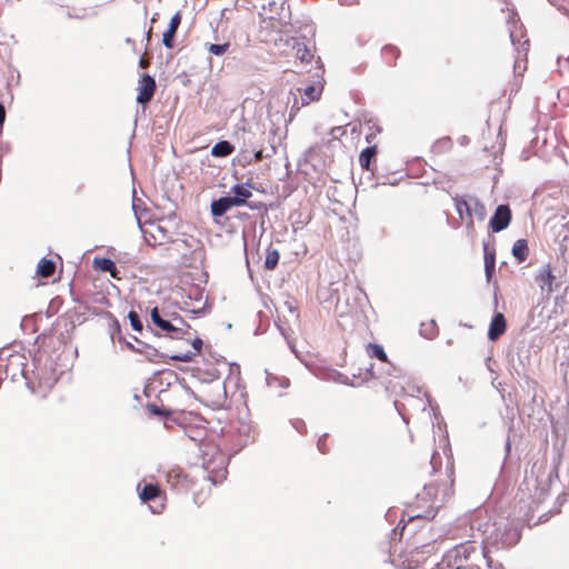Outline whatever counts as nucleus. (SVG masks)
Masks as SVG:
<instances>
[{
    "instance_id": "obj_1",
    "label": "nucleus",
    "mask_w": 569,
    "mask_h": 569,
    "mask_svg": "<svg viewBox=\"0 0 569 569\" xmlns=\"http://www.w3.org/2000/svg\"><path fill=\"white\" fill-rule=\"evenodd\" d=\"M453 470L441 482H431L423 487L421 492L416 497L415 513L410 516L413 519H432L437 511L446 505V502L453 496Z\"/></svg>"
},
{
    "instance_id": "obj_2",
    "label": "nucleus",
    "mask_w": 569,
    "mask_h": 569,
    "mask_svg": "<svg viewBox=\"0 0 569 569\" xmlns=\"http://www.w3.org/2000/svg\"><path fill=\"white\" fill-rule=\"evenodd\" d=\"M166 480L177 491H191L193 501L198 506L203 505L209 499L214 485L203 469H198L194 473H186L181 468L173 467L166 473Z\"/></svg>"
},
{
    "instance_id": "obj_3",
    "label": "nucleus",
    "mask_w": 569,
    "mask_h": 569,
    "mask_svg": "<svg viewBox=\"0 0 569 569\" xmlns=\"http://www.w3.org/2000/svg\"><path fill=\"white\" fill-rule=\"evenodd\" d=\"M453 203L460 220L465 222L470 231L475 230V218L482 221L486 217V207L478 198L467 199L466 197L456 196Z\"/></svg>"
},
{
    "instance_id": "obj_4",
    "label": "nucleus",
    "mask_w": 569,
    "mask_h": 569,
    "mask_svg": "<svg viewBox=\"0 0 569 569\" xmlns=\"http://www.w3.org/2000/svg\"><path fill=\"white\" fill-rule=\"evenodd\" d=\"M546 461L532 462L529 470L526 471L522 486L532 493L535 498L540 499L548 490L547 478L545 477Z\"/></svg>"
},
{
    "instance_id": "obj_5",
    "label": "nucleus",
    "mask_w": 569,
    "mask_h": 569,
    "mask_svg": "<svg viewBox=\"0 0 569 569\" xmlns=\"http://www.w3.org/2000/svg\"><path fill=\"white\" fill-rule=\"evenodd\" d=\"M139 498L142 502H152L157 499L161 501L156 506H150L153 513H161L166 507V495L158 485L144 483L142 487L138 485Z\"/></svg>"
},
{
    "instance_id": "obj_6",
    "label": "nucleus",
    "mask_w": 569,
    "mask_h": 569,
    "mask_svg": "<svg viewBox=\"0 0 569 569\" xmlns=\"http://www.w3.org/2000/svg\"><path fill=\"white\" fill-rule=\"evenodd\" d=\"M151 321L153 325L159 328L164 335L171 339H183L184 337H181V328L176 327L170 322L168 319H164L160 312L159 309L156 307L150 312Z\"/></svg>"
},
{
    "instance_id": "obj_7",
    "label": "nucleus",
    "mask_w": 569,
    "mask_h": 569,
    "mask_svg": "<svg viewBox=\"0 0 569 569\" xmlns=\"http://www.w3.org/2000/svg\"><path fill=\"white\" fill-rule=\"evenodd\" d=\"M156 90V80L148 73L142 74L138 81L137 102L141 104L148 103L153 98Z\"/></svg>"
},
{
    "instance_id": "obj_8",
    "label": "nucleus",
    "mask_w": 569,
    "mask_h": 569,
    "mask_svg": "<svg viewBox=\"0 0 569 569\" xmlns=\"http://www.w3.org/2000/svg\"><path fill=\"white\" fill-rule=\"evenodd\" d=\"M511 218L510 208L507 204H500L491 217L489 226L493 232H500L510 224Z\"/></svg>"
},
{
    "instance_id": "obj_9",
    "label": "nucleus",
    "mask_w": 569,
    "mask_h": 569,
    "mask_svg": "<svg viewBox=\"0 0 569 569\" xmlns=\"http://www.w3.org/2000/svg\"><path fill=\"white\" fill-rule=\"evenodd\" d=\"M243 204V199L222 197L211 203V213L214 217L223 216L230 208Z\"/></svg>"
},
{
    "instance_id": "obj_10",
    "label": "nucleus",
    "mask_w": 569,
    "mask_h": 569,
    "mask_svg": "<svg viewBox=\"0 0 569 569\" xmlns=\"http://www.w3.org/2000/svg\"><path fill=\"white\" fill-rule=\"evenodd\" d=\"M507 330V321L503 313H496L490 322L488 338L491 341L498 340Z\"/></svg>"
},
{
    "instance_id": "obj_11",
    "label": "nucleus",
    "mask_w": 569,
    "mask_h": 569,
    "mask_svg": "<svg viewBox=\"0 0 569 569\" xmlns=\"http://www.w3.org/2000/svg\"><path fill=\"white\" fill-rule=\"evenodd\" d=\"M192 332L193 333H192L191 338L188 341L191 342V346H192L193 350L184 352V353L173 355V356H171L172 360L181 361V362H189L197 355H199L201 352L202 339L197 336V331H194L193 329H192Z\"/></svg>"
},
{
    "instance_id": "obj_12",
    "label": "nucleus",
    "mask_w": 569,
    "mask_h": 569,
    "mask_svg": "<svg viewBox=\"0 0 569 569\" xmlns=\"http://www.w3.org/2000/svg\"><path fill=\"white\" fill-rule=\"evenodd\" d=\"M180 23H181V13L178 11L171 17L169 28L163 33L162 43L166 48H168V49L173 48V39H174V36L177 33V30H178Z\"/></svg>"
},
{
    "instance_id": "obj_13",
    "label": "nucleus",
    "mask_w": 569,
    "mask_h": 569,
    "mask_svg": "<svg viewBox=\"0 0 569 569\" xmlns=\"http://www.w3.org/2000/svg\"><path fill=\"white\" fill-rule=\"evenodd\" d=\"M378 153V148L376 144L367 147L360 152L359 163L362 169L372 171L371 162L376 161V156Z\"/></svg>"
},
{
    "instance_id": "obj_14",
    "label": "nucleus",
    "mask_w": 569,
    "mask_h": 569,
    "mask_svg": "<svg viewBox=\"0 0 569 569\" xmlns=\"http://www.w3.org/2000/svg\"><path fill=\"white\" fill-rule=\"evenodd\" d=\"M93 266L103 272H109L114 279H120L116 263L109 258H94Z\"/></svg>"
},
{
    "instance_id": "obj_15",
    "label": "nucleus",
    "mask_w": 569,
    "mask_h": 569,
    "mask_svg": "<svg viewBox=\"0 0 569 569\" xmlns=\"http://www.w3.org/2000/svg\"><path fill=\"white\" fill-rule=\"evenodd\" d=\"M555 279L556 277L553 276L552 273V270L550 268V266H546L537 276L536 280L537 282L539 283V286L541 287V289H545L547 288V290L549 292H551L553 289H552V284L555 282Z\"/></svg>"
},
{
    "instance_id": "obj_16",
    "label": "nucleus",
    "mask_w": 569,
    "mask_h": 569,
    "mask_svg": "<svg viewBox=\"0 0 569 569\" xmlns=\"http://www.w3.org/2000/svg\"><path fill=\"white\" fill-rule=\"evenodd\" d=\"M322 93V87L311 84L305 88L303 90V97H302V106H308L311 102L318 101Z\"/></svg>"
},
{
    "instance_id": "obj_17",
    "label": "nucleus",
    "mask_w": 569,
    "mask_h": 569,
    "mask_svg": "<svg viewBox=\"0 0 569 569\" xmlns=\"http://www.w3.org/2000/svg\"><path fill=\"white\" fill-rule=\"evenodd\" d=\"M512 254L518 262H523L529 256L528 242L526 239H518L512 247Z\"/></svg>"
},
{
    "instance_id": "obj_18",
    "label": "nucleus",
    "mask_w": 569,
    "mask_h": 569,
    "mask_svg": "<svg viewBox=\"0 0 569 569\" xmlns=\"http://www.w3.org/2000/svg\"><path fill=\"white\" fill-rule=\"evenodd\" d=\"M296 50V58L303 64H308L312 61L315 54L311 51L310 48L307 47L305 43H296L295 46Z\"/></svg>"
},
{
    "instance_id": "obj_19",
    "label": "nucleus",
    "mask_w": 569,
    "mask_h": 569,
    "mask_svg": "<svg viewBox=\"0 0 569 569\" xmlns=\"http://www.w3.org/2000/svg\"><path fill=\"white\" fill-rule=\"evenodd\" d=\"M234 151V147L226 140L217 142L212 149L211 154L217 158L228 157Z\"/></svg>"
},
{
    "instance_id": "obj_20",
    "label": "nucleus",
    "mask_w": 569,
    "mask_h": 569,
    "mask_svg": "<svg viewBox=\"0 0 569 569\" xmlns=\"http://www.w3.org/2000/svg\"><path fill=\"white\" fill-rule=\"evenodd\" d=\"M56 271V263L51 259L42 258L37 266V273L42 278L51 277Z\"/></svg>"
},
{
    "instance_id": "obj_21",
    "label": "nucleus",
    "mask_w": 569,
    "mask_h": 569,
    "mask_svg": "<svg viewBox=\"0 0 569 569\" xmlns=\"http://www.w3.org/2000/svg\"><path fill=\"white\" fill-rule=\"evenodd\" d=\"M366 350H367V353L369 357L377 358L380 361L386 362V363L389 362L388 356L385 352L382 346H380L378 343H369L367 346Z\"/></svg>"
},
{
    "instance_id": "obj_22",
    "label": "nucleus",
    "mask_w": 569,
    "mask_h": 569,
    "mask_svg": "<svg viewBox=\"0 0 569 569\" xmlns=\"http://www.w3.org/2000/svg\"><path fill=\"white\" fill-rule=\"evenodd\" d=\"M280 253L277 249L269 247L266 253L264 268L267 270H273L279 262Z\"/></svg>"
},
{
    "instance_id": "obj_23",
    "label": "nucleus",
    "mask_w": 569,
    "mask_h": 569,
    "mask_svg": "<svg viewBox=\"0 0 569 569\" xmlns=\"http://www.w3.org/2000/svg\"><path fill=\"white\" fill-rule=\"evenodd\" d=\"M496 266V254L493 251H489L485 248V271L488 280L492 277Z\"/></svg>"
},
{
    "instance_id": "obj_24",
    "label": "nucleus",
    "mask_w": 569,
    "mask_h": 569,
    "mask_svg": "<svg viewBox=\"0 0 569 569\" xmlns=\"http://www.w3.org/2000/svg\"><path fill=\"white\" fill-rule=\"evenodd\" d=\"M172 322L173 326L181 328V337H184V340H189L192 336V328L189 323H187L182 317L168 319Z\"/></svg>"
},
{
    "instance_id": "obj_25",
    "label": "nucleus",
    "mask_w": 569,
    "mask_h": 569,
    "mask_svg": "<svg viewBox=\"0 0 569 569\" xmlns=\"http://www.w3.org/2000/svg\"><path fill=\"white\" fill-rule=\"evenodd\" d=\"M399 56L400 50L392 44H388L382 48V57L388 63H393Z\"/></svg>"
},
{
    "instance_id": "obj_26",
    "label": "nucleus",
    "mask_w": 569,
    "mask_h": 569,
    "mask_svg": "<svg viewBox=\"0 0 569 569\" xmlns=\"http://www.w3.org/2000/svg\"><path fill=\"white\" fill-rule=\"evenodd\" d=\"M505 539L502 540V546L511 547L516 545L520 539V533L513 529H507L505 531Z\"/></svg>"
},
{
    "instance_id": "obj_27",
    "label": "nucleus",
    "mask_w": 569,
    "mask_h": 569,
    "mask_svg": "<svg viewBox=\"0 0 569 569\" xmlns=\"http://www.w3.org/2000/svg\"><path fill=\"white\" fill-rule=\"evenodd\" d=\"M232 192L236 194L233 198L243 199V204L246 203V200L252 196L251 190L242 184H236L232 188Z\"/></svg>"
},
{
    "instance_id": "obj_28",
    "label": "nucleus",
    "mask_w": 569,
    "mask_h": 569,
    "mask_svg": "<svg viewBox=\"0 0 569 569\" xmlns=\"http://www.w3.org/2000/svg\"><path fill=\"white\" fill-rule=\"evenodd\" d=\"M229 47H230L229 42H226L222 44H213L212 43L208 47V50L210 53H212L214 56H222L228 51Z\"/></svg>"
},
{
    "instance_id": "obj_29",
    "label": "nucleus",
    "mask_w": 569,
    "mask_h": 569,
    "mask_svg": "<svg viewBox=\"0 0 569 569\" xmlns=\"http://www.w3.org/2000/svg\"><path fill=\"white\" fill-rule=\"evenodd\" d=\"M128 318L130 320V325L136 331H142V322L136 311H130L128 315Z\"/></svg>"
},
{
    "instance_id": "obj_30",
    "label": "nucleus",
    "mask_w": 569,
    "mask_h": 569,
    "mask_svg": "<svg viewBox=\"0 0 569 569\" xmlns=\"http://www.w3.org/2000/svg\"><path fill=\"white\" fill-rule=\"evenodd\" d=\"M468 549H471L472 551L475 550L473 547L461 543V545L457 546L451 552H455L456 555H459L460 552L466 553L468 551Z\"/></svg>"
},
{
    "instance_id": "obj_31",
    "label": "nucleus",
    "mask_w": 569,
    "mask_h": 569,
    "mask_svg": "<svg viewBox=\"0 0 569 569\" xmlns=\"http://www.w3.org/2000/svg\"><path fill=\"white\" fill-rule=\"evenodd\" d=\"M6 120V109L2 103H0V130H2L3 123Z\"/></svg>"
},
{
    "instance_id": "obj_32",
    "label": "nucleus",
    "mask_w": 569,
    "mask_h": 569,
    "mask_svg": "<svg viewBox=\"0 0 569 569\" xmlns=\"http://www.w3.org/2000/svg\"><path fill=\"white\" fill-rule=\"evenodd\" d=\"M139 66H140L141 68H143V69H144V68H148V67L150 66V60H149V58H147L146 56H142V57L140 58V60H139Z\"/></svg>"
},
{
    "instance_id": "obj_33",
    "label": "nucleus",
    "mask_w": 569,
    "mask_h": 569,
    "mask_svg": "<svg viewBox=\"0 0 569 569\" xmlns=\"http://www.w3.org/2000/svg\"><path fill=\"white\" fill-rule=\"evenodd\" d=\"M517 38V32L516 30H511L510 31V39H511V42L513 44H516L517 42L520 43V39H516Z\"/></svg>"
},
{
    "instance_id": "obj_34",
    "label": "nucleus",
    "mask_w": 569,
    "mask_h": 569,
    "mask_svg": "<svg viewBox=\"0 0 569 569\" xmlns=\"http://www.w3.org/2000/svg\"><path fill=\"white\" fill-rule=\"evenodd\" d=\"M263 158H264V156H263L262 150H258V151L254 153V161H256V162H260V161H262V159H263Z\"/></svg>"
},
{
    "instance_id": "obj_35",
    "label": "nucleus",
    "mask_w": 569,
    "mask_h": 569,
    "mask_svg": "<svg viewBox=\"0 0 569 569\" xmlns=\"http://www.w3.org/2000/svg\"><path fill=\"white\" fill-rule=\"evenodd\" d=\"M164 319H171V318H178L180 317V315H178L177 312H164V315L162 316Z\"/></svg>"
},
{
    "instance_id": "obj_36",
    "label": "nucleus",
    "mask_w": 569,
    "mask_h": 569,
    "mask_svg": "<svg viewBox=\"0 0 569 569\" xmlns=\"http://www.w3.org/2000/svg\"><path fill=\"white\" fill-rule=\"evenodd\" d=\"M150 410H151L153 413H156V415H162V413H163V412H162L160 409H158L156 406H151V409H150Z\"/></svg>"
},
{
    "instance_id": "obj_37",
    "label": "nucleus",
    "mask_w": 569,
    "mask_h": 569,
    "mask_svg": "<svg viewBox=\"0 0 569 569\" xmlns=\"http://www.w3.org/2000/svg\"><path fill=\"white\" fill-rule=\"evenodd\" d=\"M437 457L439 458V455H438V452L435 451L432 457H431V463L432 465H435V460H436Z\"/></svg>"
},
{
    "instance_id": "obj_38",
    "label": "nucleus",
    "mask_w": 569,
    "mask_h": 569,
    "mask_svg": "<svg viewBox=\"0 0 569 569\" xmlns=\"http://www.w3.org/2000/svg\"><path fill=\"white\" fill-rule=\"evenodd\" d=\"M146 234H148V232L146 231L144 232ZM146 237V240L149 244H152V246H156V242H151V240L148 238V236H144Z\"/></svg>"
},
{
    "instance_id": "obj_39",
    "label": "nucleus",
    "mask_w": 569,
    "mask_h": 569,
    "mask_svg": "<svg viewBox=\"0 0 569 569\" xmlns=\"http://www.w3.org/2000/svg\"><path fill=\"white\" fill-rule=\"evenodd\" d=\"M372 138H375V137L372 136ZM366 140H367L368 143H371V136H367Z\"/></svg>"
},
{
    "instance_id": "obj_40",
    "label": "nucleus",
    "mask_w": 569,
    "mask_h": 569,
    "mask_svg": "<svg viewBox=\"0 0 569 569\" xmlns=\"http://www.w3.org/2000/svg\"><path fill=\"white\" fill-rule=\"evenodd\" d=\"M519 36H520V38H523V33H522L521 28H519Z\"/></svg>"
},
{
    "instance_id": "obj_41",
    "label": "nucleus",
    "mask_w": 569,
    "mask_h": 569,
    "mask_svg": "<svg viewBox=\"0 0 569 569\" xmlns=\"http://www.w3.org/2000/svg\"><path fill=\"white\" fill-rule=\"evenodd\" d=\"M295 109L298 111V110H300V107H297V108H296V107L293 106V107L291 108V110H292V111H293Z\"/></svg>"
},
{
    "instance_id": "obj_42",
    "label": "nucleus",
    "mask_w": 569,
    "mask_h": 569,
    "mask_svg": "<svg viewBox=\"0 0 569 569\" xmlns=\"http://www.w3.org/2000/svg\"><path fill=\"white\" fill-rule=\"evenodd\" d=\"M150 36H151V29L148 31V40L150 39Z\"/></svg>"
},
{
    "instance_id": "obj_43",
    "label": "nucleus",
    "mask_w": 569,
    "mask_h": 569,
    "mask_svg": "<svg viewBox=\"0 0 569 569\" xmlns=\"http://www.w3.org/2000/svg\"><path fill=\"white\" fill-rule=\"evenodd\" d=\"M525 44H528V40H525L523 42H521V46H525Z\"/></svg>"
},
{
    "instance_id": "obj_44",
    "label": "nucleus",
    "mask_w": 569,
    "mask_h": 569,
    "mask_svg": "<svg viewBox=\"0 0 569 569\" xmlns=\"http://www.w3.org/2000/svg\"><path fill=\"white\" fill-rule=\"evenodd\" d=\"M457 569H465V568H462L460 565H458V566H457Z\"/></svg>"
}]
</instances>
